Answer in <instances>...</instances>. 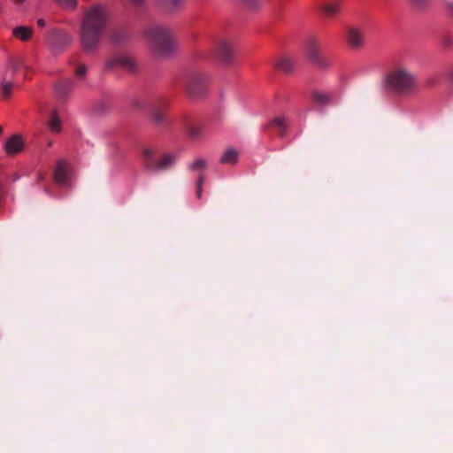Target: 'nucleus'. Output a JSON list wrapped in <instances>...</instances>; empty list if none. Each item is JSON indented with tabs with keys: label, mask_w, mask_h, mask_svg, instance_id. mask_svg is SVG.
Wrapping results in <instances>:
<instances>
[{
	"label": "nucleus",
	"mask_w": 453,
	"mask_h": 453,
	"mask_svg": "<svg viewBox=\"0 0 453 453\" xmlns=\"http://www.w3.org/2000/svg\"><path fill=\"white\" fill-rule=\"evenodd\" d=\"M110 22V14L100 4L92 5L84 15L81 27V46L84 52H95Z\"/></svg>",
	"instance_id": "obj_1"
},
{
	"label": "nucleus",
	"mask_w": 453,
	"mask_h": 453,
	"mask_svg": "<svg viewBox=\"0 0 453 453\" xmlns=\"http://www.w3.org/2000/svg\"><path fill=\"white\" fill-rule=\"evenodd\" d=\"M388 91L401 96H409L418 90V78L411 70L398 66L391 70L385 78Z\"/></svg>",
	"instance_id": "obj_2"
},
{
	"label": "nucleus",
	"mask_w": 453,
	"mask_h": 453,
	"mask_svg": "<svg viewBox=\"0 0 453 453\" xmlns=\"http://www.w3.org/2000/svg\"><path fill=\"white\" fill-rule=\"evenodd\" d=\"M145 37L155 55L167 58L176 49L173 32L165 26H153L145 31Z\"/></svg>",
	"instance_id": "obj_3"
},
{
	"label": "nucleus",
	"mask_w": 453,
	"mask_h": 453,
	"mask_svg": "<svg viewBox=\"0 0 453 453\" xmlns=\"http://www.w3.org/2000/svg\"><path fill=\"white\" fill-rule=\"evenodd\" d=\"M140 157L143 168L152 173L170 169L176 161V157L173 154L165 153L159 156L157 149L150 145L141 147Z\"/></svg>",
	"instance_id": "obj_4"
},
{
	"label": "nucleus",
	"mask_w": 453,
	"mask_h": 453,
	"mask_svg": "<svg viewBox=\"0 0 453 453\" xmlns=\"http://www.w3.org/2000/svg\"><path fill=\"white\" fill-rule=\"evenodd\" d=\"M212 58L224 67H232L236 63L235 44L231 38L218 36L212 40L210 50Z\"/></svg>",
	"instance_id": "obj_5"
},
{
	"label": "nucleus",
	"mask_w": 453,
	"mask_h": 453,
	"mask_svg": "<svg viewBox=\"0 0 453 453\" xmlns=\"http://www.w3.org/2000/svg\"><path fill=\"white\" fill-rule=\"evenodd\" d=\"M209 78L201 70H187L180 78L179 82L186 92L192 96H201L207 92Z\"/></svg>",
	"instance_id": "obj_6"
},
{
	"label": "nucleus",
	"mask_w": 453,
	"mask_h": 453,
	"mask_svg": "<svg viewBox=\"0 0 453 453\" xmlns=\"http://www.w3.org/2000/svg\"><path fill=\"white\" fill-rule=\"evenodd\" d=\"M304 54L311 65L322 72L328 71L331 68V61L322 51V42L315 36L307 38L303 44Z\"/></svg>",
	"instance_id": "obj_7"
},
{
	"label": "nucleus",
	"mask_w": 453,
	"mask_h": 453,
	"mask_svg": "<svg viewBox=\"0 0 453 453\" xmlns=\"http://www.w3.org/2000/svg\"><path fill=\"white\" fill-rule=\"evenodd\" d=\"M21 69H24V79L30 78V68L27 65H25L23 60L19 58H11L8 63V70L4 75L3 81L1 83V92L2 96L4 98L10 97L12 95V91L13 88V83L11 81H8L9 75H14Z\"/></svg>",
	"instance_id": "obj_8"
},
{
	"label": "nucleus",
	"mask_w": 453,
	"mask_h": 453,
	"mask_svg": "<svg viewBox=\"0 0 453 453\" xmlns=\"http://www.w3.org/2000/svg\"><path fill=\"white\" fill-rule=\"evenodd\" d=\"M168 106L169 103L164 96L155 97L150 103L151 119L156 125H163L165 122V111Z\"/></svg>",
	"instance_id": "obj_9"
},
{
	"label": "nucleus",
	"mask_w": 453,
	"mask_h": 453,
	"mask_svg": "<svg viewBox=\"0 0 453 453\" xmlns=\"http://www.w3.org/2000/svg\"><path fill=\"white\" fill-rule=\"evenodd\" d=\"M118 66L130 73H135L139 70L138 63L133 58L128 56H117L107 60L105 64V68L107 70H111Z\"/></svg>",
	"instance_id": "obj_10"
},
{
	"label": "nucleus",
	"mask_w": 453,
	"mask_h": 453,
	"mask_svg": "<svg viewBox=\"0 0 453 453\" xmlns=\"http://www.w3.org/2000/svg\"><path fill=\"white\" fill-rule=\"evenodd\" d=\"M346 42L353 50H359L365 47V35L363 28L357 26L346 29Z\"/></svg>",
	"instance_id": "obj_11"
},
{
	"label": "nucleus",
	"mask_w": 453,
	"mask_h": 453,
	"mask_svg": "<svg viewBox=\"0 0 453 453\" xmlns=\"http://www.w3.org/2000/svg\"><path fill=\"white\" fill-rule=\"evenodd\" d=\"M296 59L287 54L279 55L273 61V66L279 72L285 74L293 73L296 68Z\"/></svg>",
	"instance_id": "obj_12"
},
{
	"label": "nucleus",
	"mask_w": 453,
	"mask_h": 453,
	"mask_svg": "<svg viewBox=\"0 0 453 453\" xmlns=\"http://www.w3.org/2000/svg\"><path fill=\"white\" fill-rule=\"evenodd\" d=\"M49 42L56 49L65 48L72 43V37L65 31L55 29L49 35Z\"/></svg>",
	"instance_id": "obj_13"
},
{
	"label": "nucleus",
	"mask_w": 453,
	"mask_h": 453,
	"mask_svg": "<svg viewBox=\"0 0 453 453\" xmlns=\"http://www.w3.org/2000/svg\"><path fill=\"white\" fill-rule=\"evenodd\" d=\"M182 127L188 134V137L196 140L199 139L204 134V127L202 124L195 122L194 120L185 118L182 120Z\"/></svg>",
	"instance_id": "obj_14"
},
{
	"label": "nucleus",
	"mask_w": 453,
	"mask_h": 453,
	"mask_svg": "<svg viewBox=\"0 0 453 453\" xmlns=\"http://www.w3.org/2000/svg\"><path fill=\"white\" fill-rule=\"evenodd\" d=\"M53 177L57 184L62 186L67 185L69 179V171L68 164L65 159H60L57 162Z\"/></svg>",
	"instance_id": "obj_15"
},
{
	"label": "nucleus",
	"mask_w": 453,
	"mask_h": 453,
	"mask_svg": "<svg viewBox=\"0 0 453 453\" xmlns=\"http://www.w3.org/2000/svg\"><path fill=\"white\" fill-rule=\"evenodd\" d=\"M23 145L22 138L18 134H14L7 140L4 149L8 155H15L22 150Z\"/></svg>",
	"instance_id": "obj_16"
},
{
	"label": "nucleus",
	"mask_w": 453,
	"mask_h": 453,
	"mask_svg": "<svg viewBox=\"0 0 453 453\" xmlns=\"http://www.w3.org/2000/svg\"><path fill=\"white\" fill-rule=\"evenodd\" d=\"M342 10V2L339 0L330 1L327 3H325L321 6V11L323 13L330 18L335 17L337 14L340 13Z\"/></svg>",
	"instance_id": "obj_17"
},
{
	"label": "nucleus",
	"mask_w": 453,
	"mask_h": 453,
	"mask_svg": "<svg viewBox=\"0 0 453 453\" xmlns=\"http://www.w3.org/2000/svg\"><path fill=\"white\" fill-rule=\"evenodd\" d=\"M239 160V152L234 148L226 149L221 155L219 162L223 165H234Z\"/></svg>",
	"instance_id": "obj_18"
},
{
	"label": "nucleus",
	"mask_w": 453,
	"mask_h": 453,
	"mask_svg": "<svg viewBox=\"0 0 453 453\" xmlns=\"http://www.w3.org/2000/svg\"><path fill=\"white\" fill-rule=\"evenodd\" d=\"M47 125L50 130L53 133H59L61 131L62 123L56 109H52L50 111Z\"/></svg>",
	"instance_id": "obj_19"
},
{
	"label": "nucleus",
	"mask_w": 453,
	"mask_h": 453,
	"mask_svg": "<svg viewBox=\"0 0 453 453\" xmlns=\"http://www.w3.org/2000/svg\"><path fill=\"white\" fill-rule=\"evenodd\" d=\"M72 88L73 81L71 80L61 81L55 87V94L58 98L63 99L69 94Z\"/></svg>",
	"instance_id": "obj_20"
},
{
	"label": "nucleus",
	"mask_w": 453,
	"mask_h": 453,
	"mask_svg": "<svg viewBox=\"0 0 453 453\" xmlns=\"http://www.w3.org/2000/svg\"><path fill=\"white\" fill-rule=\"evenodd\" d=\"M157 3L166 12H174L182 7L184 0H157Z\"/></svg>",
	"instance_id": "obj_21"
},
{
	"label": "nucleus",
	"mask_w": 453,
	"mask_h": 453,
	"mask_svg": "<svg viewBox=\"0 0 453 453\" xmlns=\"http://www.w3.org/2000/svg\"><path fill=\"white\" fill-rule=\"evenodd\" d=\"M12 35L15 38L27 42L31 38L33 29L27 26H19L12 30Z\"/></svg>",
	"instance_id": "obj_22"
},
{
	"label": "nucleus",
	"mask_w": 453,
	"mask_h": 453,
	"mask_svg": "<svg viewBox=\"0 0 453 453\" xmlns=\"http://www.w3.org/2000/svg\"><path fill=\"white\" fill-rule=\"evenodd\" d=\"M270 126L273 127L277 129L279 135L280 137H283L286 134L288 126L286 124L284 118H281V117L274 118L271 121Z\"/></svg>",
	"instance_id": "obj_23"
},
{
	"label": "nucleus",
	"mask_w": 453,
	"mask_h": 453,
	"mask_svg": "<svg viewBox=\"0 0 453 453\" xmlns=\"http://www.w3.org/2000/svg\"><path fill=\"white\" fill-rule=\"evenodd\" d=\"M111 41L114 43L119 44V43L125 42L127 39L128 34L123 28H117L111 32Z\"/></svg>",
	"instance_id": "obj_24"
},
{
	"label": "nucleus",
	"mask_w": 453,
	"mask_h": 453,
	"mask_svg": "<svg viewBox=\"0 0 453 453\" xmlns=\"http://www.w3.org/2000/svg\"><path fill=\"white\" fill-rule=\"evenodd\" d=\"M311 96L316 103L322 105H326L330 104L332 100L331 95L326 92L314 91Z\"/></svg>",
	"instance_id": "obj_25"
},
{
	"label": "nucleus",
	"mask_w": 453,
	"mask_h": 453,
	"mask_svg": "<svg viewBox=\"0 0 453 453\" xmlns=\"http://www.w3.org/2000/svg\"><path fill=\"white\" fill-rule=\"evenodd\" d=\"M206 167L207 161L201 157L196 158L192 163L188 165V169L194 172L204 170Z\"/></svg>",
	"instance_id": "obj_26"
},
{
	"label": "nucleus",
	"mask_w": 453,
	"mask_h": 453,
	"mask_svg": "<svg viewBox=\"0 0 453 453\" xmlns=\"http://www.w3.org/2000/svg\"><path fill=\"white\" fill-rule=\"evenodd\" d=\"M244 4L250 9H258L260 8L265 0H242Z\"/></svg>",
	"instance_id": "obj_27"
},
{
	"label": "nucleus",
	"mask_w": 453,
	"mask_h": 453,
	"mask_svg": "<svg viewBox=\"0 0 453 453\" xmlns=\"http://www.w3.org/2000/svg\"><path fill=\"white\" fill-rule=\"evenodd\" d=\"M413 6L418 9H424L428 4L430 0H408Z\"/></svg>",
	"instance_id": "obj_28"
},
{
	"label": "nucleus",
	"mask_w": 453,
	"mask_h": 453,
	"mask_svg": "<svg viewBox=\"0 0 453 453\" xmlns=\"http://www.w3.org/2000/svg\"><path fill=\"white\" fill-rule=\"evenodd\" d=\"M203 182H204V176L202 174L196 180V196H197V198H201L202 192H203Z\"/></svg>",
	"instance_id": "obj_29"
},
{
	"label": "nucleus",
	"mask_w": 453,
	"mask_h": 453,
	"mask_svg": "<svg viewBox=\"0 0 453 453\" xmlns=\"http://www.w3.org/2000/svg\"><path fill=\"white\" fill-rule=\"evenodd\" d=\"M445 12L447 16L453 21V0L445 3Z\"/></svg>",
	"instance_id": "obj_30"
},
{
	"label": "nucleus",
	"mask_w": 453,
	"mask_h": 453,
	"mask_svg": "<svg viewBox=\"0 0 453 453\" xmlns=\"http://www.w3.org/2000/svg\"><path fill=\"white\" fill-rule=\"evenodd\" d=\"M58 4L65 8H73L76 4V0H55Z\"/></svg>",
	"instance_id": "obj_31"
},
{
	"label": "nucleus",
	"mask_w": 453,
	"mask_h": 453,
	"mask_svg": "<svg viewBox=\"0 0 453 453\" xmlns=\"http://www.w3.org/2000/svg\"><path fill=\"white\" fill-rule=\"evenodd\" d=\"M87 73V67L85 65H80L78 67H76L75 69V74L78 76V77H84L85 74Z\"/></svg>",
	"instance_id": "obj_32"
},
{
	"label": "nucleus",
	"mask_w": 453,
	"mask_h": 453,
	"mask_svg": "<svg viewBox=\"0 0 453 453\" xmlns=\"http://www.w3.org/2000/svg\"><path fill=\"white\" fill-rule=\"evenodd\" d=\"M37 25H38L39 27H44V26L46 25V22H45V20H44V19H39L37 20Z\"/></svg>",
	"instance_id": "obj_33"
},
{
	"label": "nucleus",
	"mask_w": 453,
	"mask_h": 453,
	"mask_svg": "<svg viewBox=\"0 0 453 453\" xmlns=\"http://www.w3.org/2000/svg\"><path fill=\"white\" fill-rule=\"evenodd\" d=\"M45 176L43 173H39L38 174V181H42L44 180Z\"/></svg>",
	"instance_id": "obj_34"
},
{
	"label": "nucleus",
	"mask_w": 453,
	"mask_h": 453,
	"mask_svg": "<svg viewBox=\"0 0 453 453\" xmlns=\"http://www.w3.org/2000/svg\"><path fill=\"white\" fill-rule=\"evenodd\" d=\"M143 0H131V2L134 4H140L142 3Z\"/></svg>",
	"instance_id": "obj_35"
},
{
	"label": "nucleus",
	"mask_w": 453,
	"mask_h": 453,
	"mask_svg": "<svg viewBox=\"0 0 453 453\" xmlns=\"http://www.w3.org/2000/svg\"><path fill=\"white\" fill-rule=\"evenodd\" d=\"M14 1H15L16 3H18V4H22V3H24V1H25V0H14Z\"/></svg>",
	"instance_id": "obj_36"
},
{
	"label": "nucleus",
	"mask_w": 453,
	"mask_h": 453,
	"mask_svg": "<svg viewBox=\"0 0 453 453\" xmlns=\"http://www.w3.org/2000/svg\"><path fill=\"white\" fill-rule=\"evenodd\" d=\"M134 105H135V107H136V108H142V105H140L138 103H135V104H134Z\"/></svg>",
	"instance_id": "obj_37"
},
{
	"label": "nucleus",
	"mask_w": 453,
	"mask_h": 453,
	"mask_svg": "<svg viewBox=\"0 0 453 453\" xmlns=\"http://www.w3.org/2000/svg\"><path fill=\"white\" fill-rule=\"evenodd\" d=\"M450 76H451V79L453 80V68H452V71L450 73Z\"/></svg>",
	"instance_id": "obj_38"
},
{
	"label": "nucleus",
	"mask_w": 453,
	"mask_h": 453,
	"mask_svg": "<svg viewBox=\"0 0 453 453\" xmlns=\"http://www.w3.org/2000/svg\"><path fill=\"white\" fill-rule=\"evenodd\" d=\"M3 133V127L0 126V134Z\"/></svg>",
	"instance_id": "obj_39"
},
{
	"label": "nucleus",
	"mask_w": 453,
	"mask_h": 453,
	"mask_svg": "<svg viewBox=\"0 0 453 453\" xmlns=\"http://www.w3.org/2000/svg\"><path fill=\"white\" fill-rule=\"evenodd\" d=\"M48 145H49V146H52V142H48Z\"/></svg>",
	"instance_id": "obj_40"
}]
</instances>
